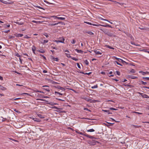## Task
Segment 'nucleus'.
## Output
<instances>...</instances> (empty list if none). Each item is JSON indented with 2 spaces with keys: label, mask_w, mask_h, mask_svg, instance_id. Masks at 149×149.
<instances>
[{
  "label": "nucleus",
  "mask_w": 149,
  "mask_h": 149,
  "mask_svg": "<svg viewBox=\"0 0 149 149\" xmlns=\"http://www.w3.org/2000/svg\"><path fill=\"white\" fill-rule=\"evenodd\" d=\"M103 31L105 34L107 35L108 36L113 37H114L116 36L113 33H111L109 32V31L106 29H104Z\"/></svg>",
  "instance_id": "f257e3e1"
},
{
  "label": "nucleus",
  "mask_w": 149,
  "mask_h": 149,
  "mask_svg": "<svg viewBox=\"0 0 149 149\" xmlns=\"http://www.w3.org/2000/svg\"><path fill=\"white\" fill-rule=\"evenodd\" d=\"M141 95V96L144 98H149V97L146 94H143L142 93H140Z\"/></svg>",
  "instance_id": "f03ea898"
},
{
  "label": "nucleus",
  "mask_w": 149,
  "mask_h": 149,
  "mask_svg": "<svg viewBox=\"0 0 149 149\" xmlns=\"http://www.w3.org/2000/svg\"><path fill=\"white\" fill-rule=\"evenodd\" d=\"M139 73H141L143 75H144L146 74L149 75V72L148 71L144 72L143 71H141L139 72Z\"/></svg>",
  "instance_id": "7ed1b4c3"
},
{
  "label": "nucleus",
  "mask_w": 149,
  "mask_h": 149,
  "mask_svg": "<svg viewBox=\"0 0 149 149\" xmlns=\"http://www.w3.org/2000/svg\"><path fill=\"white\" fill-rule=\"evenodd\" d=\"M84 32L85 33H87L91 35H94V33L93 32L90 31H84Z\"/></svg>",
  "instance_id": "20e7f679"
},
{
  "label": "nucleus",
  "mask_w": 149,
  "mask_h": 149,
  "mask_svg": "<svg viewBox=\"0 0 149 149\" xmlns=\"http://www.w3.org/2000/svg\"><path fill=\"white\" fill-rule=\"evenodd\" d=\"M14 35L16 37H22L23 36V34L20 33H15Z\"/></svg>",
  "instance_id": "39448f33"
},
{
  "label": "nucleus",
  "mask_w": 149,
  "mask_h": 149,
  "mask_svg": "<svg viewBox=\"0 0 149 149\" xmlns=\"http://www.w3.org/2000/svg\"><path fill=\"white\" fill-rule=\"evenodd\" d=\"M31 118H32L34 121L36 122H40L41 121V120L39 119H38L37 118H34L33 117Z\"/></svg>",
  "instance_id": "423d86ee"
},
{
  "label": "nucleus",
  "mask_w": 149,
  "mask_h": 149,
  "mask_svg": "<svg viewBox=\"0 0 149 149\" xmlns=\"http://www.w3.org/2000/svg\"><path fill=\"white\" fill-rule=\"evenodd\" d=\"M84 136L91 139L93 138V136H90L88 134H86V133H84Z\"/></svg>",
  "instance_id": "0eeeda50"
},
{
  "label": "nucleus",
  "mask_w": 149,
  "mask_h": 149,
  "mask_svg": "<svg viewBox=\"0 0 149 149\" xmlns=\"http://www.w3.org/2000/svg\"><path fill=\"white\" fill-rule=\"evenodd\" d=\"M131 126L132 127L135 128H138L141 127V126L140 125H131Z\"/></svg>",
  "instance_id": "6e6552de"
},
{
  "label": "nucleus",
  "mask_w": 149,
  "mask_h": 149,
  "mask_svg": "<svg viewBox=\"0 0 149 149\" xmlns=\"http://www.w3.org/2000/svg\"><path fill=\"white\" fill-rule=\"evenodd\" d=\"M37 115L40 118H45L44 115H42L39 113H37Z\"/></svg>",
  "instance_id": "1a4fd4ad"
},
{
  "label": "nucleus",
  "mask_w": 149,
  "mask_h": 149,
  "mask_svg": "<svg viewBox=\"0 0 149 149\" xmlns=\"http://www.w3.org/2000/svg\"><path fill=\"white\" fill-rule=\"evenodd\" d=\"M94 52L96 54H99V55H102V53L98 51L97 50H95L94 51Z\"/></svg>",
  "instance_id": "9d476101"
},
{
  "label": "nucleus",
  "mask_w": 149,
  "mask_h": 149,
  "mask_svg": "<svg viewBox=\"0 0 149 149\" xmlns=\"http://www.w3.org/2000/svg\"><path fill=\"white\" fill-rule=\"evenodd\" d=\"M85 99L88 102H93V100L89 98H86Z\"/></svg>",
  "instance_id": "9b49d317"
},
{
  "label": "nucleus",
  "mask_w": 149,
  "mask_h": 149,
  "mask_svg": "<svg viewBox=\"0 0 149 149\" xmlns=\"http://www.w3.org/2000/svg\"><path fill=\"white\" fill-rule=\"evenodd\" d=\"M75 51H76L77 52L79 53L83 54V51L81 50H79L77 49H75Z\"/></svg>",
  "instance_id": "f8f14e48"
},
{
  "label": "nucleus",
  "mask_w": 149,
  "mask_h": 149,
  "mask_svg": "<svg viewBox=\"0 0 149 149\" xmlns=\"http://www.w3.org/2000/svg\"><path fill=\"white\" fill-rule=\"evenodd\" d=\"M0 2L6 4H8V3H7V0L4 1L3 0H0Z\"/></svg>",
  "instance_id": "ddd939ff"
},
{
  "label": "nucleus",
  "mask_w": 149,
  "mask_h": 149,
  "mask_svg": "<svg viewBox=\"0 0 149 149\" xmlns=\"http://www.w3.org/2000/svg\"><path fill=\"white\" fill-rule=\"evenodd\" d=\"M59 39H60V42H61L63 43H64V41L65 40V38L64 37H62L61 38H60Z\"/></svg>",
  "instance_id": "4468645a"
},
{
  "label": "nucleus",
  "mask_w": 149,
  "mask_h": 149,
  "mask_svg": "<svg viewBox=\"0 0 149 149\" xmlns=\"http://www.w3.org/2000/svg\"><path fill=\"white\" fill-rule=\"evenodd\" d=\"M38 51L40 53H44L45 52V51L42 49H40L38 50Z\"/></svg>",
  "instance_id": "2eb2a0df"
},
{
  "label": "nucleus",
  "mask_w": 149,
  "mask_h": 149,
  "mask_svg": "<svg viewBox=\"0 0 149 149\" xmlns=\"http://www.w3.org/2000/svg\"><path fill=\"white\" fill-rule=\"evenodd\" d=\"M55 94L56 95H57L58 94L61 95H63V93H61L60 92L56 91L55 92ZM63 95H64V94H63Z\"/></svg>",
  "instance_id": "dca6fc26"
},
{
  "label": "nucleus",
  "mask_w": 149,
  "mask_h": 149,
  "mask_svg": "<svg viewBox=\"0 0 149 149\" xmlns=\"http://www.w3.org/2000/svg\"><path fill=\"white\" fill-rule=\"evenodd\" d=\"M102 110L104 112H107V113L108 114H112V113L110 112V111H109V110Z\"/></svg>",
  "instance_id": "f3484780"
},
{
  "label": "nucleus",
  "mask_w": 149,
  "mask_h": 149,
  "mask_svg": "<svg viewBox=\"0 0 149 149\" xmlns=\"http://www.w3.org/2000/svg\"><path fill=\"white\" fill-rule=\"evenodd\" d=\"M142 79L144 81H149V77H143Z\"/></svg>",
  "instance_id": "a211bd4d"
},
{
  "label": "nucleus",
  "mask_w": 149,
  "mask_h": 149,
  "mask_svg": "<svg viewBox=\"0 0 149 149\" xmlns=\"http://www.w3.org/2000/svg\"><path fill=\"white\" fill-rule=\"evenodd\" d=\"M58 88L61 90V91H64L65 89L63 87L59 86L58 87Z\"/></svg>",
  "instance_id": "6ab92c4d"
},
{
  "label": "nucleus",
  "mask_w": 149,
  "mask_h": 149,
  "mask_svg": "<svg viewBox=\"0 0 149 149\" xmlns=\"http://www.w3.org/2000/svg\"><path fill=\"white\" fill-rule=\"evenodd\" d=\"M129 77L132 79H135L137 78V77L134 76H129Z\"/></svg>",
  "instance_id": "aec40b11"
},
{
  "label": "nucleus",
  "mask_w": 149,
  "mask_h": 149,
  "mask_svg": "<svg viewBox=\"0 0 149 149\" xmlns=\"http://www.w3.org/2000/svg\"><path fill=\"white\" fill-rule=\"evenodd\" d=\"M118 61L119 62H122L123 63H126L125 61L123 60L120 58H118Z\"/></svg>",
  "instance_id": "412c9836"
},
{
  "label": "nucleus",
  "mask_w": 149,
  "mask_h": 149,
  "mask_svg": "<svg viewBox=\"0 0 149 149\" xmlns=\"http://www.w3.org/2000/svg\"><path fill=\"white\" fill-rule=\"evenodd\" d=\"M0 89L2 90H5L6 89V88L2 86H0Z\"/></svg>",
  "instance_id": "4be33fe9"
},
{
  "label": "nucleus",
  "mask_w": 149,
  "mask_h": 149,
  "mask_svg": "<svg viewBox=\"0 0 149 149\" xmlns=\"http://www.w3.org/2000/svg\"><path fill=\"white\" fill-rule=\"evenodd\" d=\"M130 43H131V44L135 45L136 46H140V45H139V44H136L134 42L131 41L130 42Z\"/></svg>",
  "instance_id": "5701e85b"
},
{
  "label": "nucleus",
  "mask_w": 149,
  "mask_h": 149,
  "mask_svg": "<svg viewBox=\"0 0 149 149\" xmlns=\"http://www.w3.org/2000/svg\"><path fill=\"white\" fill-rule=\"evenodd\" d=\"M65 54L68 58H71L72 59V57L70 55V54H68L66 53H65Z\"/></svg>",
  "instance_id": "b1692460"
},
{
  "label": "nucleus",
  "mask_w": 149,
  "mask_h": 149,
  "mask_svg": "<svg viewBox=\"0 0 149 149\" xmlns=\"http://www.w3.org/2000/svg\"><path fill=\"white\" fill-rule=\"evenodd\" d=\"M57 19H60L61 20H64L65 19V17H57Z\"/></svg>",
  "instance_id": "393cba45"
},
{
  "label": "nucleus",
  "mask_w": 149,
  "mask_h": 149,
  "mask_svg": "<svg viewBox=\"0 0 149 149\" xmlns=\"http://www.w3.org/2000/svg\"><path fill=\"white\" fill-rule=\"evenodd\" d=\"M62 23V22H59L58 23H55V24H52L50 23L49 24V25H50V26L56 25H57L58 24L60 23Z\"/></svg>",
  "instance_id": "a878e982"
},
{
  "label": "nucleus",
  "mask_w": 149,
  "mask_h": 149,
  "mask_svg": "<svg viewBox=\"0 0 149 149\" xmlns=\"http://www.w3.org/2000/svg\"><path fill=\"white\" fill-rule=\"evenodd\" d=\"M106 47L107 48H109V49H114V48L113 47L110 46L109 45H106Z\"/></svg>",
  "instance_id": "bb28decb"
},
{
  "label": "nucleus",
  "mask_w": 149,
  "mask_h": 149,
  "mask_svg": "<svg viewBox=\"0 0 149 149\" xmlns=\"http://www.w3.org/2000/svg\"><path fill=\"white\" fill-rule=\"evenodd\" d=\"M48 104L50 105H54L58 104L57 103H54V102H50V103H48Z\"/></svg>",
  "instance_id": "cd10ccee"
},
{
  "label": "nucleus",
  "mask_w": 149,
  "mask_h": 149,
  "mask_svg": "<svg viewBox=\"0 0 149 149\" xmlns=\"http://www.w3.org/2000/svg\"><path fill=\"white\" fill-rule=\"evenodd\" d=\"M95 131L93 129H90L87 130V132H94Z\"/></svg>",
  "instance_id": "c85d7f7f"
},
{
  "label": "nucleus",
  "mask_w": 149,
  "mask_h": 149,
  "mask_svg": "<svg viewBox=\"0 0 149 149\" xmlns=\"http://www.w3.org/2000/svg\"><path fill=\"white\" fill-rule=\"evenodd\" d=\"M48 42V40H43V42H42L43 44H45Z\"/></svg>",
  "instance_id": "c756f323"
},
{
  "label": "nucleus",
  "mask_w": 149,
  "mask_h": 149,
  "mask_svg": "<svg viewBox=\"0 0 149 149\" xmlns=\"http://www.w3.org/2000/svg\"><path fill=\"white\" fill-rule=\"evenodd\" d=\"M114 63L115 64H116H116L117 65H120L121 66H122V65L121 64H120V63H118V62H117V61H114Z\"/></svg>",
  "instance_id": "7c9ffc66"
},
{
  "label": "nucleus",
  "mask_w": 149,
  "mask_h": 149,
  "mask_svg": "<svg viewBox=\"0 0 149 149\" xmlns=\"http://www.w3.org/2000/svg\"><path fill=\"white\" fill-rule=\"evenodd\" d=\"M92 25L94 26H101L100 24H92Z\"/></svg>",
  "instance_id": "2f4dec72"
},
{
  "label": "nucleus",
  "mask_w": 149,
  "mask_h": 149,
  "mask_svg": "<svg viewBox=\"0 0 149 149\" xmlns=\"http://www.w3.org/2000/svg\"><path fill=\"white\" fill-rule=\"evenodd\" d=\"M99 19H100L101 20H104V21H108V20L107 19H104L102 17H100L99 18Z\"/></svg>",
  "instance_id": "473e14b6"
},
{
  "label": "nucleus",
  "mask_w": 149,
  "mask_h": 149,
  "mask_svg": "<svg viewBox=\"0 0 149 149\" xmlns=\"http://www.w3.org/2000/svg\"><path fill=\"white\" fill-rule=\"evenodd\" d=\"M72 59L75 61H77L78 60V59L74 57H72Z\"/></svg>",
  "instance_id": "72a5a7b5"
},
{
  "label": "nucleus",
  "mask_w": 149,
  "mask_h": 149,
  "mask_svg": "<svg viewBox=\"0 0 149 149\" xmlns=\"http://www.w3.org/2000/svg\"><path fill=\"white\" fill-rule=\"evenodd\" d=\"M98 87V86L97 85H95L91 87V88L93 89L97 88Z\"/></svg>",
  "instance_id": "f704fd0d"
},
{
  "label": "nucleus",
  "mask_w": 149,
  "mask_h": 149,
  "mask_svg": "<svg viewBox=\"0 0 149 149\" xmlns=\"http://www.w3.org/2000/svg\"><path fill=\"white\" fill-rule=\"evenodd\" d=\"M53 59H54V61H58L59 60V59H58V58L53 57Z\"/></svg>",
  "instance_id": "c9c22d12"
},
{
  "label": "nucleus",
  "mask_w": 149,
  "mask_h": 149,
  "mask_svg": "<svg viewBox=\"0 0 149 149\" xmlns=\"http://www.w3.org/2000/svg\"><path fill=\"white\" fill-rule=\"evenodd\" d=\"M140 51L141 52H147L148 51H147L146 49H141L140 50Z\"/></svg>",
  "instance_id": "e433bc0d"
},
{
  "label": "nucleus",
  "mask_w": 149,
  "mask_h": 149,
  "mask_svg": "<svg viewBox=\"0 0 149 149\" xmlns=\"http://www.w3.org/2000/svg\"><path fill=\"white\" fill-rule=\"evenodd\" d=\"M109 25H108V24H107V25H105L101 24L100 26L106 27H108Z\"/></svg>",
  "instance_id": "4c0bfd02"
},
{
  "label": "nucleus",
  "mask_w": 149,
  "mask_h": 149,
  "mask_svg": "<svg viewBox=\"0 0 149 149\" xmlns=\"http://www.w3.org/2000/svg\"><path fill=\"white\" fill-rule=\"evenodd\" d=\"M84 63L87 65H88L89 62L87 60H85L84 61Z\"/></svg>",
  "instance_id": "58836bf2"
},
{
  "label": "nucleus",
  "mask_w": 149,
  "mask_h": 149,
  "mask_svg": "<svg viewBox=\"0 0 149 149\" xmlns=\"http://www.w3.org/2000/svg\"><path fill=\"white\" fill-rule=\"evenodd\" d=\"M141 84H143L144 85H146V84H147V82H144L143 81H141Z\"/></svg>",
  "instance_id": "ea45409f"
},
{
  "label": "nucleus",
  "mask_w": 149,
  "mask_h": 149,
  "mask_svg": "<svg viewBox=\"0 0 149 149\" xmlns=\"http://www.w3.org/2000/svg\"><path fill=\"white\" fill-rule=\"evenodd\" d=\"M77 132V133H78V134H79L81 135H82L83 136H84V133H83L81 132Z\"/></svg>",
  "instance_id": "a19ab883"
},
{
  "label": "nucleus",
  "mask_w": 149,
  "mask_h": 149,
  "mask_svg": "<svg viewBox=\"0 0 149 149\" xmlns=\"http://www.w3.org/2000/svg\"><path fill=\"white\" fill-rule=\"evenodd\" d=\"M10 27V25L9 24H5L4 27Z\"/></svg>",
  "instance_id": "79ce46f5"
},
{
  "label": "nucleus",
  "mask_w": 149,
  "mask_h": 149,
  "mask_svg": "<svg viewBox=\"0 0 149 149\" xmlns=\"http://www.w3.org/2000/svg\"><path fill=\"white\" fill-rule=\"evenodd\" d=\"M116 73L117 74L118 76H120V73L118 71H116Z\"/></svg>",
  "instance_id": "37998d69"
},
{
  "label": "nucleus",
  "mask_w": 149,
  "mask_h": 149,
  "mask_svg": "<svg viewBox=\"0 0 149 149\" xmlns=\"http://www.w3.org/2000/svg\"><path fill=\"white\" fill-rule=\"evenodd\" d=\"M30 38L31 37H30L28 36L27 35H25L24 37V38H27V39Z\"/></svg>",
  "instance_id": "c03bdc74"
},
{
  "label": "nucleus",
  "mask_w": 149,
  "mask_h": 149,
  "mask_svg": "<svg viewBox=\"0 0 149 149\" xmlns=\"http://www.w3.org/2000/svg\"><path fill=\"white\" fill-rule=\"evenodd\" d=\"M76 41L74 40L73 39L72 40V41L71 42L72 44H74L75 43Z\"/></svg>",
  "instance_id": "a18cd8bd"
},
{
  "label": "nucleus",
  "mask_w": 149,
  "mask_h": 149,
  "mask_svg": "<svg viewBox=\"0 0 149 149\" xmlns=\"http://www.w3.org/2000/svg\"><path fill=\"white\" fill-rule=\"evenodd\" d=\"M130 72H132V73H135V70H134V69H132L131 70V71H130Z\"/></svg>",
  "instance_id": "49530a36"
},
{
  "label": "nucleus",
  "mask_w": 149,
  "mask_h": 149,
  "mask_svg": "<svg viewBox=\"0 0 149 149\" xmlns=\"http://www.w3.org/2000/svg\"><path fill=\"white\" fill-rule=\"evenodd\" d=\"M39 55L45 59H46V57L44 56V55L41 54H40Z\"/></svg>",
  "instance_id": "de8ad7c7"
},
{
  "label": "nucleus",
  "mask_w": 149,
  "mask_h": 149,
  "mask_svg": "<svg viewBox=\"0 0 149 149\" xmlns=\"http://www.w3.org/2000/svg\"><path fill=\"white\" fill-rule=\"evenodd\" d=\"M43 35L45 36L47 38H48L49 37V36L47 33H45Z\"/></svg>",
  "instance_id": "09e8293b"
},
{
  "label": "nucleus",
  "mask_w": 149,
  "mask_h": 149,
  "mask_svg": "<svg viewBox=\"0 0 149 149\" xmlns=\"http://www.w3.org/2000/svg\"><path fill=\"white\" fill-rule=\"evenodd\" d=\"M32 22H33V23H39V22L37 21H36L35 20H32Z\"/></svg>",
  "instance_id": "8fccbe9b"
},
{
  "label": "nucleus",
  "mask_w": 149,
  "mask_h": 149,
  "mask_svg": "<svg viewBox=\"0 0 149 149\" xmlns=\"http://www.w3.org/2000/svg\"><path fill=\"white\" fill-rule=\"evenodd\" d=\"M110 109L112 110H117V109H115V108H112V107L110 108Z\"/></svg>",
  "instance_id": "3c124183"
},
{
  "label": "nucleus",
  "mask_w": 149,
  "mask_h": 149,
  "mask_svg": "<svg viewBox=\"0 0 149 149\" xmlns=\"http://www.w3.org/2000/svg\"><path fill=\"white\" fill-rule=\"evenodd\" d=\"M15 36H9V38L10 39L14 38H15Z\"/></svg>",
  "instance_id": "603ef678"
},
{
  "label": "nucleus",
  "mask_w": 149,
  "mask_h": 149,
  "mask_svg": "<svg viewBox=\"0 0 149 149\" xmlns=\"http://www.w3.org/2000/svg\"><path fill=\"white\" fill-rule=\"evenodd\" d=\"M118 3L121 6H123L124 4H125L124 3Z\"/></svg>",
  "instance_id": "864d4df0"
},
{
  "label": "nucleus",
  "mask_w": 149,
  "mask_h": 149,
  "mask_svg": "<svg viewBox=\"0 0 149 149\" xmlns=\"http://www.w3.org/2000/svg\"><path fill=\"white\" fill-rule=\"evenodd\" d=\"M56 99L59 101H65V100H62V99H59V98H56Z\"/></svg>",
  "instance_id": "5fc2aeb1"
},
{
  "label": "nucleus",
  "mask_w": 149,
  "mask_h": 149,
  "mask_svg": "<svg viewBox=\"0 0 149 149\" xmlns=\"http://www.w3.org/2000/svg\"><path fill=\"white\" fill-rule=\"evenodd\" d=\"M16 56H17V57H19V58H20L21 57V56L20 55H19L18 53H17L16 54V55H15Z\"/></svg>",
  "instance_id": "6e6d98bb"
},
{
  "label": "nucleus",
  "mask_w": 149,
  "mask_h": 149,
  "mask_svg": "<svg viewBox=\"0 0 149 149\" xmlns=\"http://www.w3.org/2000/svg\"><path fill=\"white\" fill-rule=\"evenodd\" d=\"M84 110H86V111H91L89 109H88L87 108H84Z\"/></svg>",
  "instance_id": "4d7b16f0"
},
{
  "label": "nucleus",
  "mask_w": 149,
  "mask_h": 149,
  "mask_svg": "<svg viewBox=\"0 0 149 149\" xmlns=\"http://www.w3.org/2000/svg\"><path fill=\"white\" fill-rule=\"evenodd\" d=\"M84 23H86L88 24H89L90 25H92V23H90V22H85Z\"/></svg>",
  "instance_id": "13d9d810"
},
{
  "label": "nucleus",
  "mask_w": 149,
  "mask_h": 149,
  "mask_svg": "<svg viewBox=\"0 0 149 149\" xmlns=\"http://www.w3.org/2000/svg\"><path fill=\"white\" fill-rule=\"evenodd\" d=\"M77 66L80 69L81 68V67H80V66L79 64V63H77Z\"/></svg>",
  "instance_id": "bf43d9fd"
},
{
  "label": "nucleus",
  "mask_w": 149,
  "mask_h": 149,
  "mask_svg": "<svg viewBox=\"0 0 149 149\" xmlns=\"http://www.w3.org/2000/svg\"><path fill=\"white\" fill-rule=\"evenodd\" d=\"M133 113H137V114H142V113H139V112H133Z\"/></svg>",
  "instance_id": "052dcab7"
},
{
  "label": "nucleus",
  "mask_w": 149,
  "mask_h": 149,
  "mask_svg": "<svg viewBox=\"0 0 149 149\" xmlns=\"http://www.w3.org/2000/svg\"><path fill=\"white\" fill-rule=\"evenodd\" d=\"M1 118H3V119L2 120V122L5 121H6V118H3L2 117H1Z\"/></svg>",
  "instance_id": "680f3d73"
},
{
  "label": "nucleus",
  "mask_w": 149,
  "mask_h": 149,
  "mask_svg": "<svg viewBox=\"0 0 149 149\" xmlns=\"http://www.w3.org/2000/svg\"><path fill=\"white\" fill-rule=\"evenodd\" d=\"M10 31V30H7L5 31H3V32H4L5 33H8Z\"/></svg>",
  "instance_id": "e2e57ef3"
},
{
  "label": "nucleus",
  "mask_w": 149,
  "mask_h": 149,
  "mask_svg": "<svg viewBox=\"0 0 149 149\" xmlns=\"http://www.w3.org/2000/svg\"><path fill=\"white\" fill-rule=\"evenodd\" d=\"M17 24H18L19 25H22L23 24V23H22V22H17L16 23Z\"/></svg>",
  "instance_id": "0e129e2a"
},
{
  "label": "nucleus",
  "mask_w": 149,
  "mask_h": 149,
  "mask_svg": "<svg viewBox=\"0 0 149 149\" xmlns=\"http://www.w3.org/2000/svg\"><path fill=\"white\" fill-rule=\"evenodd\" d=\"M45 2L46 3H47L48 4H53L52 3H50L49 2H48V1H45Z\"/></svg>",
  "instance_id": "69168bd1"
},
{
  "label": "nucleus",
  "mask_w": 149,
  "mask_h": 149,
  "mask_svg": "<svg viewBox=\"0 0 149 149\" xmlns=\"http://www.w3.org/2000/svg\"><path fill=\"white\" fill-rule=\"evenodd\" d=\"M52 108H54L57 109H58L59 108H58L57 107H55V106H54L53 107H52Z\"/></svg>",
  "instance_id": "338daca9"
},
{
  "label": "nucleus",
  "mask_w": 149,
  "mask_h": 149,
  "mask_svg": "<svg viewBox=\"0 0 149 149\" xmlns=\"http://www.w3.org/2000/svg\"><path fill=\"white\" fill-rule=\"evenodd\" d=\"M55 42H56L57 43H58L59 42H60V40H55Z\"/></svg>",
  "instance_id": "774afa93"
}]
</instances>
